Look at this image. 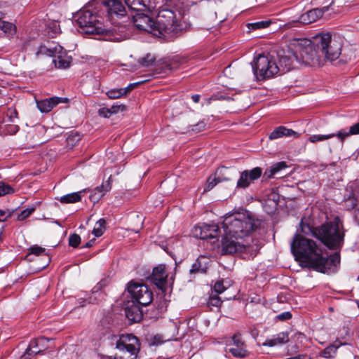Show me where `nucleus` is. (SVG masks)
I'll return each mask as SVG.
<instances>
[{"label":"nucleus","mask_w":359,"mask_h":359,"mask_svg":"<svg viewBox=\"0 0 359 359\" xmlns=\"http://www.w3.org/2000/svg\"><path fill=\"white\" fill-rule=\"evenodd\" d=\"M219 226L215 224H203L194 227L193 234L200 239L213 238L217 236Z\"/></svg>","instance_id":"obj_17"},{"label":"nucleus","mask_w":359,"mask_h":359,"mask_svg":"<svg viewBox=\"0 0 359 359\" xmlns=\"http://www.w3.org/2000/svg\"><path fill=\"white\" fill-rule=\"evenodd\" d=\"M13 214V211L8 210H0V222H4L7 218L11 217Z\"/></svg>","instance_id":"obj_48"},{"label":"nucleus","mask_w":359,"mask_h":359,"mask_svg":"<svg viewBox=\"0 0 359 359\" xmlns=\"http://www.w3.org/2000/svg\"><path fill=\"white\" fill-rule=\"evenodd\" d=\"M328 9L327 7L323 8H314L304 13L300 17V21L304 24H311L322 17L323 13Z\"/></svg>","instance_id":"obj_25"},{"label":"nucleus","mask_w":359,"mask_h":359,"mask_svg":"<svg viewBox=\"0 0 359 359\" xmlns=\"http://www.w3.org/2000/svg\"><path fill=\"white\" fill-rule=\"evenodd\" d=\"M292 53L285 54V50L278 51L277 53L278 63V68L280 74H285L292 69L293 60L295 59L294 51Z\"/></svg>","instance_id":"obj_20"},{"label":"nucleus","mask_w":359,"mask_h":359,"mask_svg":"<svg viewBox=\"0 0 359 359\" xmlns=\"http://www.w3.org/2000/svg\"><path fill=\"white\" fill-rule=\"evenodd\" d=\"M221 252L222 255H242L244 259L254 258L258 252L257 246L245 244L243 239H236L234 237L224 235L221 241Z\"/></svg>","instance_id":"obj_7"},{"label":"nucleus","mask_w":359,"mask_h":359,"mask_svg":"<svg viewBox=\"0 0 359 359\" xmlns=\"http://www.w3.org/2000/svg\"><path fill=\"white\" fill-rule=\"evenodd\" d=\"M156 10L158 11V15L154 22V35L167 39H172L182 29L174 11L166 8L161 9V7Z\"/></svg>","instance_id":"obj_5"},{"label":"nucleus","mask_w":359,"mask_h":359,"mask_svg":"<svg viewBox=\"0 0 359 359\" xmlns=\"http://www.w3.org/2000/svg\"><path fill=\"white\" fill-rule=\"evenodd\" d=\"M67 102L68 99L66 97H52L48 99L36 101V105L41 113H48L59 103H66Z\"/></svg>","instance_id":"obj_21"},{"label":"nucleus","mask_w":359,"mask_h":359,"mask_svg":"<svg viewBox=\"0 0 359 359\" xmlns=\"http://www.w3.org/2000/svg\"><path fill=\"white\" fill-rule=\"evenodd\" d=\"M107 95L110 99H118L126 95V90L121 88L111 89L107 92Z\"/></svg>","instance_id":"obj_39"},{"label":"nucleus","mask_w":359,"mask_h":359,"mask_svg":"<svg viewBox=\"0 0 359 359\" xmlns=\"http://www.w3.org/2000/svg\"><path fill=\"white\" fill-rule=\"evenodd\" d=\"M125 311L126 317L129 320L133 323L139 322L142 318V312L140 307L139 305L135 304L134 302H133V304L131 306H128L126 308Z\"/></svg>","instance_id":"obj_26"},{"label":"nucleus","mask_w":359,"mask_h":359,"mask_svg":"<svg viewBox=\"0 0 359 359\" xmlns=\"http://www.w3.org/2000/svg\"><path fill=\"white\" fill-rule=\"evenodd\" d=\"M81 243V237L76 233L70 235L69 238V245L73 248H76Z\"/></svg>","instance_id":"obj_45"},{"label":"nucleus","mask_w":359,"mask_h":359,"mask_svg":"<svg viewBox=\"0 0 359 359\" xmlns=\"http://www.w3.org/2000/svg\"><path fill=\"white\" fill-rule=\"evenodd\" d=\"M104 5L107 7L109 15H116L117 17H123L126 15V8L121 0H106Z\"/></svg>","instance_id":"obj_23"},{"label":"nucleus","mask_w":359,"mask_h":359,"mask_svg":"<svg viewBox=\"0 0 359 359\" xmlns=\"http://www.w3.org/2000/svg\"><path fill=\"white\" fill-rule=\"evenodd\" d=\"M103 196V194H99L95 189H93L90 195V200L93 203L98 202L99 200Z\"/></svg>","instance_id":"obj_50"},{"label":"nucleus","mask_w":359,"mask_h":359,"mask_svg":"<svg viewBox=\"0 0 359 359\" xmlns=\"http://www.w3.org/2000/svg\"><path fill=\"white\" fill-rule=\"evenodd\" d=\"M301 231L304 234H311L330 250H340L344 241V231L338 219L327 222L319 227L312 229L309 224L300 223Z\"/></svg>","instance_id":"obj_2"},{"label":"nucleus","mask_w":359,"mask_h":359,"mask_svg":"<svg viewBox=\"0 0 359 359\" xmlns=\"http://www.w3.org/2000/svg\"><path fill=\"white\" fill-rule=\"evenodd\" d=\"M297 133L292 129L285 128V126H278L269 135L270 140H276L282 137H289L296 135Z\"/></svg>","instance_id":"obj_28"},{"label":"nucleus","mask_w":359,"mask_h":359,"mask_svg":"<svg viewBox=\"0 0 359 359\" xmlns=\"http://www.w3.org/2000/svg\"><path fill=\"white\" fill-rule=\"evenodd\" d=\"M287 168L285 161H280L273 164L269 168L266 169L263 174V180H267L271 178L282 177V171Z\"/></svg>","instance_id":"obj_24"},{"label":"nucleus","mask_w":359,"mask_h":359,"mask_svg":"<svg viewBox=\"0 0 359 359\" xmlns=\"http://www.w3.org/2000/svg\"><path fill=\"white\" fill-rule=\"evenodd\" d=\"M168 275L165 272V266L160 264L154 268L151 280L156 287L161 290H165Z\"/></svg>","instance_id":"obj_19"},{"label":"nucleus","mask_w":359,"mask_h":359,"mask_svg":"<svg viewBox=\"0 0 359 359\" xmlns=\"http://www.w3.org/2000/svg\"><path fill=\"white\" fill-rule=\"evenodd\" d=\"M156 60V57L151 53H147L145 56L140 57L138 60V63L140 66L148 67L152 66Z\"/></svg>","instance_id":"obj_37"},{"label":"nucleus","mask_w":359,"mask_h":359,"mask_svg":"<svg viewBox=\"0 0 359 359\" xmlns=\"http://www.w3.org/2000/svg\"><path fill=\"white\" fill-rule=\"evenodd\" d=\"M4 13H2V12L0 11V20H1V18H4Z\"/></svg>","instance_id":"obj_60"},{"label":"nucleus","mask_w":359,"mask_h":359,"mask_svg":"<svg viewBox=\"0 0 359 359\" xmlns=\"http://www.w3.org/2000/svg\"><path fill=\"white\" fill-rule=\"evenodd\" d=\"M94 241V239L93 240H91L88 242H87L83 246V248H90L93 245V242Z\"/></svg>","instance_id":"obj_59"},{"label":"nucleus","mask_w":359,"mask_h":359,"mask_svg":"<svg viewBox=\"0 0 359 359\" xmlns=\"http://www.w3.org/2000/svg\"><path fill=\"white\" fill-rule=\"evenodd\" d=\"M134 25L140 30H143L154 34L155 27L154 22L147 15L137 13L133 16Z\"/></svg>","instance_id":"obj_18"},{"label":"nucleus","mask_w":359,"mask_h":359,"mask_svg":"<svg viewBox=\"0 0 359 359\" xmlns=\"http://www.w3.org/2000/svg\"><path fill=\"white\" fill-rule=\"evenodd\" d=\"M229 352L236 358H244L249 355L245 343L242 340L241 334L238 332L233 335L229 344Z\"/></svg>","instance_id":"obj_16"},{"label":"nucleus","mask_w":359,"mask_h":359,"mask_svg":"<svg viewBox=\"0 0 359 359\" xmlns=\"http://www.w3.org/2000/svg\"><path fill=\"white\" fill-rule=\"evenodd\" d=\"M48 340L45 337L32 339L26 349L25 355L30 356L41 353L48 348Z\"/></svg>","instance_id":"obj_22"},{"label":"nucleus","mask_w":359,"mask_h":359,"mask_svg":"<svg viewBox=\"0 0 359 359\" xmlns=\"http://www.w3.org/2000/svg\"><path fill=\"white\" fill-rule=\"evenodd\" d=\"M208 262L206 258L203 256L199 257L196 262L192 264L190 269V273L194 274L196 273H205L208 269Z\"/></svg>","instance_id":"obj_29"},{"label":"nucleus","mask_w":359,"mask_h":359,"mask_svg":"<svg viewBox=\"0 0 359 359\" xmlns=\"http://www.w3.org/2000/svg\"><path fill=\"white\" fill-rule=\"evenodd\" d=\"M289 341V336L287 332H280L276 335H274L271 339H266L264 343L263 346H275L276 345H280L285 344Z\"/></svg>","instance_id":"obj_27"},{"label":"nucleus","mask_w":359,"mask_h":359,"mask_svg":"<svg viewBox=\"0 0 359 359\" xmlns=\"http://www.w3.org/2000/svg\"><path fill=\"white\" fill-rule=\"evenodd\" d=\"M315 45L320 49L322 59H324V65L327 62H333L337 60L341 53V40L330 33H321L315 36Z\"/></svg>","instance_id":"obj_6"},{"label":"nucleus","mask_w":359,"mask_h":359,"mask_svg":"<svg viewBox=\"0 0 359 359\" xmlns=\"http://www.w3.org/2000/svg\"><path fill=\"white\" fill-rule=\"evenodd\" d=\"M14 193V189L5 182H0V196Z\"/></svg>","instance_id":"obj_42"},{"label":"nucleus","mask_w":359,"mask_h":359,"mask_svg":"<svg viewBox=\"0 0 359 359\" xmlns=\"http://www.w3.org/2000/svg\"><path fill=\"white\" fill-rule=\"evenodd\" d=\"M166 340L163 339L161 334H156L150 339V344L153 346H158L163 344Z\"/></svg>","instance_id":"obj_46"},{"label":"nucleus","mask_w":359,"mask_h":359,"mask_svg":"<svg viewBox=\"0 0 359 359\" xmlns=\"http://www.w3.org/2000/svg\"><path fill=\"white\" fill-rule=\"evenodd\" d=\"M105 226H106V220L103 218L100 219L95 224L93 230V233L96 237L101 236L105 230Z\"/></svg>","instance_id":"obj_36"},{"label":"nucleus","mask_w":359,"mask_h":359,"mask_svg":"<svg viewBox=\"0 0 359 359\" xmlns=\"http://www.w3.org/2000/svg\"><path fill=\"white\" fill-rule=\"evenodd\" d=\"M103 281H100L96 286H95L93 289V292H98L103 286H104Z\"/></svg>","instance_id":"obj_55"},{"label":"nucleus","mask_w":359,"mask_h":359,"mask_svg":"<svg viewBox=\"0 0 359 359\" xmlns=\"http://www.w3.org/2000/svg\"><path fill=\"white\" fill-rule=\"evenodd\" d=\"M353 350V348L351 346L342 344L339 349L340 359H357Z\"/></svg>","instance_id":"obj_33"},{"label":"nucleus","mask_w":359,"mask_h":359,"mask_svg":"<svg viewBox=\"0 0 359 359\" xmlns=\"http://www.w3.org/2000/svg\"><path fill=\"white\" fill-rule=\"evenodd\" d=\"M29 252L30 254H33L35 255H47V257H48V255L46 253V249L36 245L32 246L29 248ZM48 262H50L49 257H48Z\"/></svg>","instance_id":"obj_43"},{"label":"nucleus","mask_w":359,"mask_h":359,"mask_svg":"<svg viewBox=\"0 0 359 359\" xmlns=\"http://www.w3.org/2000/svg\"><path fill=\"white\" fill-rule=\"evenodd\" d=\"M226 290V287L224 286L223 281L219 280L215 283L214 285V290L216 293L220 294Z\"/></svg>","instance_id":"obj_49"},{"label":"nucleus","mask_w":359,"mask_h":359,"mask_svg":"<svg viewBox=\"0 0 359 359\" xmlns=\"http://www.w3.org/2000/svg\"><path fill=\"white\" fill-rule=\"evenodd\" d=\"M39 52L53 57V62L57 68L66 69L71 64L72 57L68 56L66 51L60 45L49 48L41 46Z\"/></svg>","instance_id":"obj_11"},{"label":"nucleus","mask_w":359,"mask_h":359,"mask_svg":"<svg viewBox=\"0 0 359 359\" xmlns=\"http://www.w3.org/2000/svg\"><path fill=\"white\" fill-rule=\"evenodd\" d=\"M76 23L81 32L88 34H107L108 30L102 27L97 16L89 10H81L76 15Z\"/></svg>","instance_id":"obj_9"},{"label":"nucleus","mask_w":359,"mask_h":359,"mask_svg":"<svg viewBox=\"0 0 359 359\" xmlns=\"http://www.w3.org/2000/svg\"><path fill=\"white\" fill-rule=\"evenodd\" d=\"M276 318L281 321H284L290 319L292 318V314L290 312L286 311L278 315Z\"/></svg>","instance_id":"obj_52"},{"label":"nucleus","mask_w":359,"mask_h":359,"mask_svg":"<svg viewBox=\"0 0 359 359\" xmlns=\"http://www.w3.org/2000/svg\"><path fill=\"white\" fill-rule=\"evenodd\" d=\"M334 137H336V133H331L328 135H313L309 137L308 140L310 142L315 143L320 141L327 140Z\"/></svg>","instance_id":"obj_40"},{"label":"nucleus","mask_w":359,"mask_h":359,"mask_svg":"<svg viewBox=\"0 0 359 359\" xmlns=\"http://www.w3.org/2000/svg\"><path fill=\"white\" fill-rule=\"evenodd\" d=\"M342 343L336 341L321 351L319 353V356L325 358H332L335 355L337 351L339 348L340 349Z\"/></svg>","instance_id":"obj_31"},{"label":"nucleus","mask_w":359,"mask_h":359,"mask_svg":"<svg viewBox=\"0 0 359 359\" xmlns=\"http://www.w3.org/2000/svg\"><path fill=\"white\" fill-rule=\"evenodd\" d=\"M111 189V177L108 179L104 183H103L101 186L97 187L94 189L96 190L99 194H103V196L107 193Z\"/></svg>","instance_id":"obj_41"},{"label":"nucleus","mask_w":359,"mask_h":359,"mask_svg":"<svg viewBox=\"0 0 359 359\" xmlns=\"http://www.w3.org/2000/svg\"><path fill=\"white\" fill-rule=\"evenodd\" d=\"M128 8L136 11H152L161 7L163 0H124Z\"/></svg>","instance_id":"obj_13"},{"label":"nucleus","mask_w":359,"mask_h":359,"mask_svg":"<svg viewBox=\"0 0 359 359\" xmlns=\"http://www.w3.org/2000/svg\"><path fill=\"white\" fill-rule=\"evenodd\" d=\"M142 82H137L134 83H130L128 87L126 88H122V89L126 90V95L131 91L135 86H137L138 84L141 83Z\"/></svg>","instance_id":"obj_54"},{"label":"nucleus","mask_w":359,"mask_h":359,"mask_svg":"<svg viewBox=\"0 0 359 359\" xmlns=\"http://www.w3.org/2000/svg\"><path fill=\"white\" fill-rule=\"evenodd\" d=\"M289 48L294 51V56L300 64L311 67L324 65V59H322L320 49L315 45V37L313 41L307 39H294Z\"/></svg>","instance_id":"obj_4"},{"label":"nucleus","mask_w":359,"mask_h":359,"mask_svg":"<svg viewBox=\"0 0 359 359\" xmlns=\"http://www.w3.org/2000/svg\"><path fill=\"white\" fill-rule=\"evenodd\" d=\"M222 224L225 233L236 239H243L259 229L262 221L247 212H234L226 215Z\"/></svg>","instance_id":"obj_3"},{"label":"nucleus","mask_w":359,"mask_h":359,"mask_svg":"<svg viewBox=\"0 0 359 359\" xmlns=\"http://www.w3.org/2000/svg\"><path fill=\"white\" fill-rule=\"evenodd\" d=\"M139 339L132 334H126L120 336L116 341V348L120 352L126 355H133L137 358L140 350Z\"/></svg>","instance_id":"obj_12"},{"label":"nucleus","mask_w":359,"mask_h":359,"mask_svg":"<svg viewBox=\"0 0 359 359\" xmlns=\"http://www.w3.org/2000/svg\"><path fill=\"white\" fill-rule=\"evenodd\" d=\"M359 134V123L354 124L351 126L348 130L343 129L336 133V137L341 141V142H344L345 139L349 137L350 135H358Z\"/></svg>","instance_id":"obj_30"},{"label":"nucleus","mask_w":359,"mask_h":359,"mask_svg":"<svg viewBox=\"0 0 359 359\" xmlns=\"http://www.w3.org/2000/svg\"><path fill=\"white\" fill-rule=\"evenodd\" d=\"M291 252L302 267L320 273H329L340 262L338 252L324 255L322 248L311 239L296 233L291 243Z\"/></svg>","instance_id":"obj_1"},{"label":"nucleus","mask_w":359,"mask_h":359,"mask_svg":"<svg viewBox=\"0 0 359 359\" xmlns=\"http://www.w3.org/2000/svg\"><path fill=\"white\" fill-rule=\"evenodd\" d=\"M262 175V169L259 167H255L252 170H243L241 172L240 177L236 183V187L238 189H246L255 180H258Z\"/></svg>","instance_id":"obj_14"},{"label":"nucleus","mask_w":359,"mask_h":359,"mask_svg":"<svg viewBox=\"0 0 359 359\" xmlns=\"http://www.w3.org/2000/svg\"><path fill=\"white\" fill-rule=\"evenodd\" d=\"M205 128V123L204 121H200L197 124L192 126L191 130L196 133H199L203 130Z\"/></svg>","instance_id":"obj_51"},{"label":"nucleus","mask_w":359,"mask_h":359,"mask_svg":"<svg viewBox=\"0 0 359 359\" xmlns=\"http://www.w3.org/2000/svg\"><path fill=\"white\" fill-rule=\"evenodd\" d=\"M271 23V20L259 21L248 24V27L250 30L261 29L268 27Z\"/></svg>","instance_id":"obj_38"},{"label":"nucleus","mask_w":359,"mask_h":359,"mask_svg":"<svg viewBox=\"0 0 359 359\" xmlns=\"http://www.w3.org/2000/svg\"><path fill=\"white\" fill-rule=\"evenodd\" d=\"M222 303L221 299L217 295L210 296L208 302L209 306L216 307L220 306Z\"/></svg>","instance_id":"obj_47"},{"label":"nucleus","mask_w":359,"mask_h":359,"mask_svg":"<svg viewBox=\"0 0 359 359\" xmlns=\"http://www.w3.org/2000/svg\"><path fill=\"white\" fill-rule=\"evenodd\" d=\"M128 291L133 299V302L139 305L147 306L153 300L152 291L145 284L131 282L128 287Z\"/></svg>","instance_id":"obj_10"},{"label":"nucleus","mask_w":359,"mask_h":359,"mask_svg":"<svg viewBox=\"0 0 359 359\" xmlns=\"http://www.w3.org/2000/svg\"><path fill=\"white\" fill-rule=\"evenodd\" d=\"M53 28L54 29V32L59 33L60 32V25L57 22H53Z\"/></svg>","instance_id":"obj_56"},{"label":"nucleus","mask_w":359,"mask_h":359,"mask_svg":"<svg viewBox=\"0 0 359 359\" xmlns=\"http://www.w3.org/2000/svg\"><path fill=\"white\" fill-rule=\"evenodd\" d=\"M126 110V106L123 104L113 105L111 108H102L100 109V114H102L104 117H109L111 114H116L118 111H123Z\"/></svg>","instance_id":"obj_34"},{"label":"nucleus","mask_w":359,"mask_h":359,"mask_svg":"<svg viewBox=\"0 0 359 359\" xmlns=\"http://www.w3.org/2000/svg\"><path fill=\"white\" fill-rule=\"evenodd\" d=\"M252 67L258 81L271 78L279 73L277 63L269 54H259L254 59Z\"/></svg>","instance_id":"obj_8"},{"label":"nucleus","mask_w":359,"mask_h":359,"mask_svg":"<svg viewBox=\"0 0 359 359\" xmlns=\"http://www.w3.org/2000/svg\"><path fill=\"white\" fill-rule=\"evenodd\" d=\"M191 99H192V100H193L194 102L197 103V102H199V100H200V95H196H196H193L191 96Z\"/></svg>","instance_id":"obj_58"},{"label":"nucleus","mask_w":359,"mask_h":359,"mask_svg":"<svg viewBox=\"0 0 359 359\" xmlns=\"http://www.w3.org/2000/svg\"><path fill=\"white\" fill-rule=\"evenodd\" d=\"M86 190H83L79 192H74L71 194H68L63 196H61L60 198V201L62 203H74L81 201V194L85 192Z\"/></svg>","instance_id":"obj_32"},{"label":"nucleus","mask_w":359,"mask_h":359,"mask_svg":"<svg viewBox=\"0 0 359 359\" xmlns=\"http://www.w3.org/2000/svg\"><path fill=\"white\" fill-rule=\"evenodd\" d=\"M109 359H135V357L133 355H126L121 352L119 355L115 356L114 358L109 357Z\"/></svg>","instance_id":"obj_53"},{"label":"nucleus","mask_w":359,"mask_h":359,"mask_svg":"<svg viewBox=\"0 0 359 359\" xmlns=\"http://www.w3.org/2000/svg\"><path fill=\"white\" fill-rule=\"evenodd\" d=\"M0 29L8 35H14L16 32L15 26L7 21H0Z\"/></svg>","instance_id":"obj_35"},{"label":"nucleus","mask_w":359,"mask_h":359,"mask_svg":"<svg viewBox=\"0 0 359 359\" xmlns=\"http://www.w3.org/2000/svg\"><path fill=\"white\" fill-rule=\"evenodd\" d=\"M354 218L357 223L359 224V208L355 210Z\"/></svg>","instance_id":"obj_57"},{"label":"nucleus","mask_w":359,"mask_h":359,"mask_svg":"<svg viewBox=\"0 0 359 359\" xmlns=\"http://www.w3.org/2000/svg\"><path fill=\"white\" fill-rule=\"evenodd\" d=\"M233 175L230 168L224 166L218 168L215 174L208 177L207 188L205 191L212 189L217 183L231 180Z\"/></svg>","instance_id":"obj_15"},{"label":"nucleus","mask_w":359,"mask_h":359,"mask_svg":"<svg viewBox=\"0 0 359 359\" xmlns=\"http://www.w3.org/2000/svg\"><path fill=\"white\" fill-rule=\"evenodd\" d=\"M35 210L34 207L28 208L25 210L21 211L20 214H18L17 217V219L19 221H23L26 218H27L30 215H32Z\"/></svg>","instance_id":"obj_44"}]
</instances>
